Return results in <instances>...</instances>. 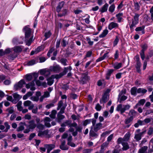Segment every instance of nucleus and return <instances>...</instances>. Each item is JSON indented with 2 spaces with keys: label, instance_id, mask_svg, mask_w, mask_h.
I'll list each match as a JSON object with an SVG mask.
<instances>
[{
  "label": "nucleus",
  "instance_id": "nucleus-1",
  "mask_svg": "<svg viewBox=\"0 0 153 153\" xmlns=\"http://www.w3.org/2000/svg\"><path fill=\"white\" fill-rule=\"evenodd\" d=\"M72 68L71 66H69L66 67H65L64 68L63 71L60 72L59 74H53L52 75V77L53 79H59L61 78L63 76L66 75L68 71H71L72 70Z\"/></svg>",
  "mask_w": 153,
  "mask_h": 153
},
{
  "label": "nucleus",
  "instance_id": "nucleus-2",
  "mask_svg": "<svg viewBox=\"0 0 153 153\" xmlns=\"http://www.w3.org/2000/svg\"><path fill=\"white\" fill-rule=\"evenodd\" d=\"M29 27V25H26L24 27L22 30L25 33V37L26 40L30 36L31 34V30Z\"/></svg>",
  "mask_w": 153,
  "mask_h": 153
},
{
  "label": "nucleus",
  "instance_id": "nucleus-3",
  "mask_svg": "<svg viewBox=\"0 0 153 153\" xmlns=\"http://www.w3.org/2000/svg\"><path fill=\"white\" fill-rule=\"evenodd\" d=\"M139 16V14L136 13L134 16V19H132V23L130 26V28L131 30H133L134 29L133 27H135L136 25L138 23Z\"/></svg>",
  "mask_w": 153,
  "mask_h": 153
},
{
  "label": "nucleus",
  "instance_id": "nucleus-4",
  "mask_svg": "<svg viewBox=\"0 0 153 153\" xmlns=\"http://www.w3.org/2000/svg\"><path fill=\"white\" fill-rule=\"evenodd\" d=\"M60 67L58 65H56L55 66H51L49 67V71H47L49 72L48 74H46V76H48L50 74V71L59 73L60 71Z\"/></svg>",
  "mask_w": 153,
  "mask_h": 153
},
{
  "label": "nucleus",
  "instance_id": "nucleus-5",
  "mask_svg": "<svg viewBox=\"0 0 153 153\" xmlns=\"http://www.w3.org/2000/svg\"><path fill=\"white\" fill-rule=\"evenodd\" d=\"M135 61H136L135 68L136 71L138 73H140L141 71L140 69L141 64L139 55L138 54L136 55L135 56Z\"/></svg>",
  "mask_w": 153,
  "mask_h": 153
},
{
  "label": "nucleus",
  "instance_id": "nucleus-6",
  "mask_svg": "<svg viewBox=\"0 0 153 153\" xmlns=\"http://www.w3.org/2000/svg\"><path fill=\"white\" fill-rule=\"evenodd\" d=\"M141 47L142 48V50L140 51V54L142 60H144L145 58V52L148 49V45L147 44L145 43L143 45H141Z\"/></svg>",
  "mask_w": 153,
  "mask_h": 153
},
{
  "label": "nucleus",
  "instance_id": "nucleus-7",
  "mask_svg": "<svg viewBox=\"0 0 153 153\" xmlns=\"http://www.w3.org/2000/svg\"><path fill=\"white\" fill-rule=\"evenodd\" d=\"M96 121L97 120L94 118L86 119L82 122V125L84 126H86L88 124L90 123L91 121L92 126H94L96 124Z\"/></svg>",
  "mask_w": 153,
  "mask_h": 153
},
{
  "label": "nucleus",
  "instance_id": "nucleus-8",
  "mask_svg": "<svg viewBox=\"0 0 153 153\" xmlns=\"http://www.w3.org/2000/svg\"><path fill=\"white\" fill-rule=\"evenodd\" d=\"M44 147L46 148L47 153H50V152L55 147V145L53 144H45Z\"/></svg>",
  "mask_w": 153,
  "mask_h": 153
},
{
  "label": "nucleus",
  "instance_id": "nucleus-9",
  "mask_svg": "<svg viewBox=\"0 0 153 153\" xmlns=\"http://www.w3.org/2000/svg\"><path fill=\"white\" fill-rule=\"evenodd\" d=\"M58 13L57 16L59 17H62L66 16L68 13L67 10H56Z\"/></svg>",
  "mask_w": 153,
  "mask_h": 153
},
{
  "label": "nucleus",
  "instance_id": "nucleus-10",
  "mask_svg": "<svg viewBox=\"0 0 153 153\" xmlns=\"http://www.w3.org/2000/svg\"><path fill=\"white\" fill-rule=\"evenodd\" d=\"M108 93L106 92H105L102 95V99L100 100V103H102V102L105 103L107 101Z\"/></svg>",
  "mask_w": 153,
  "mask_h": 153
},
{
  "label": "nucleus",
  "instance_id": "nucleus-11",
  "mask_svg": "<svg viewBox=\"0 0 153 153\" xmlns=\"http://www.w3.org/2000/svg\"><path fill=\"white\" fill-rule=\"evenodd\" d=\"M118 27V24L116 23L112 22L110 23L108 26V29L111 30L112 29Z\"/></svg>",
  "mask_w": 153,
  "mask_h": 153
},
{
  "label": "nucleus",
  "instance_id": "nucleus-12",
  "mask_svg": "<svg viewBox=\"0 0 153 153\" xmlns=\"http://www.w3.org/2000/svg\"><path fill=\"white\" fill-rule=\"evenodd\" d=\"M114 71L113 69H108L105 74V79L107 80H109L110 79V76L111 75V74Z\"/></svg>",
  "mask_w": 153,
  "mask_h": 153
},
{
  "label": "nucleus",
  "instance_id": "nucleus-13",
  "mask_svg": "<svg viewBox=\"0 0 153 153\" xmlns=\"http://www.w3.org/2000/svg\"><path fill=\"white\" fill-rule=\"evenodd\" d=\"M65 141H62L61 145L59 146L60 148L62 150H67L69 149V147L67 146H65Z\"/></svg>",
  "mask_w": 153,
  "mask_h": 153
},
{
  "label": "nucleus",
  "instance_id": "nucleus-14",
  "mask_svg": "<svg viewBox=\"0 0 153 153\" xmlns=\"http://www.w3.org/2000/svg\"><path fill=\"white\" fill-rule=\"evenodd\" d=\"M145 28V26L144 25H143L142 26L136 27L135 29V30L137 32L141 31L142 34H143L145 33L144 30Z\"/></svg>",
  "mask_w": 153,
  "mask_h": 153
},
{
  "label": "nucleus",
  "instance_id": "nucleus-15",
  "mask_svg": "<svg viewBox=\"0 0 153 153\" xmlns=\"http://www.w3.org/2000/svg\"><path fill=\"white\" fill-rule=\"evenodd\" d=\"M102 124L101 123H99L96 124V126L94 128V130L95 132H97L101 128Z\"/></svg>",
  "mask_w": 153,
  "mask_h": 153
},
{
  "label": "nucleus",
  "instance_id": "nucleus-16",
  "mask_svg": "<svg viewBox=\"0 0 153 153\" xmlns=\"http://www.w3.org/2000/svg\"><path fill=\"white\" fill-rule=\"evenodd\" d=\"M51 35L52 33L51 30H49L48 32H45L44 35L45 38L43 39V40L45 41L47 39L49 38Z\"/></svg>",
  "mask_w": 153,
  "mask_h": 153
},
{
  "label": "nucleus",
  "instance_id": "nucleus-17",
  "mask_svg": "<svg viewBox=\"0 0 153 153\" xmlns=\"http://www.w3.org/2000/svg\"><path fill=\"white\" fill-rule=\"evenodd\" d=\"M108 30L107 29H106L103 31L102 33L99 35V37L100 38L105 37L108 34Z\"/></svg>",
  "mask_w": 153,
  "mask_h": 153
},
{
  "label": "nucleus",
  "instance_id": "nucleus-18",
  "mask_svg": "<svg viewBox=\"0 0 153 153\" xmlns=\"http://www.w3.org/2000/svg\"><path fill=\"white\" fill-rule=\"evenodd\" d=\"M123 147L122 148L123 150L126 151L129 149L130 147L127 142H124L122 143Z\"/></svg>",
  "mask_w": 153,
  "mask_h": 153
},
{
  "label": "nucleus",
  "instance_id": "nucleus-19",
  "mask_svg": "<svg viewBox=\"0 0 153 153\" xmlns=\"http://www.w3.org/2000/svg\"><path fill=\"white\" fill-rule=\"evenodd\" d=\"M131 93V95L136 96L137 95V88L136 87H132L130 90Z\"/></svg>",
  "mask_w": 153,
  "mask_h": 153
},
{
  "label": "nucleus",
  "instance_id": "nucleus-20",
  "mask_svg": "<svg viewBox=\"0 0 153 153\" xmlns=\"http://www.w3.org/2000/svg\"><path fill=\"white\" fill-rule=\"evenodd\" d=\"M53 77H52V75L49 78H48L47 79V80L48 81L47 84L49 86L51 85L53 83L54 80Z\"/></svg>",
  "mask_w": 153,
  "mask_h": 153
},
{
  "label": "nucleus",
  "instance_id": "nucleus-21",
  "mask_svg": "<svg viewBox=\"0 0 153 153\" xmlns=\"http://www.w3.org/2000/svg\"><path fill=\"white\" fill-rule=\"evenodd\" d=\"M147 149L148 147L147 146H144L139 149L138 153H146V152Z\"/></svg>",
  "mask_w": 153,
  "mask_h": 153
},
{
  "label": "nucleus",
  "instance_id": "nucleus-22",
  "mask_svg": "<svg viewBox=\"0 0 153 153\" xmlns=\"http://www.w3.org/2000/svg\"><path fill=\"white\" fill-rule=\"evenodd\" d=\"M25 77L26 80L30 81L33 78L32 74L31 73L27 74L25 75Z\"/></svg>",
  "mask_w": 153,
  "mask_h": 153
},
{
  "label": "nucleus",
  "instance_id": "nucleus-23",
  "mask_svg": "<svg viewBox=\"0 0 153 153\" xmlns=\"http://www.w3.org/2000/svg\"><path fill=\"white\" fill-rule=\"evenodd\" d=\"M13 97L15 100H17L18 101L20 99L22 98V96H20L19 94H17V93H15L13 94Z\"/></svg>",
  "mask_w": 153,
  "mask_h": 153
},
{
  "label": "nucleus",
  "instance_id": "nucleus-24",
  "mask_svg": "<svg viewBox=\"0 0 153 153\" xmlns=\"http://www.w3.org/2000/svg\"><path fill=\"white\" fill-rule=\"evenodd\" d=\"M65 117V116L64 115L58 113L57 118V121L58 122H60L61 120L64 119Z\"/></svg>",
  "mask_w": 153,
  "mask_h": 153
},
{
  "label": "nucleus",
  "instance_id": "nucleus-25",
  "mask_svg": "<svg viewBox=\"0 0 153 153\" xmlns=\"http://www.w3.org/2000/svg\"><path fill=\"white\" fill-rule=\"evenodd\" d=\"M57 111L55 110H53L51 112V114L49 115L50 117L52 119H55L56 117V115Z\"/></svg>",
  "mask_w": 153,
  "mask_h": 153
},
{
  "label": "nucleus",
  "instance_id": "nucleus-26",
  "mask_svg": "<svg viewBox=\"0 0 153 153\" xmlns=\"http://www.w3.org/2000/svg\"><path fill=\"white\" fill-rule=\"evenodd\" d=\"M22 48L20 46H16L15 47L14 51L16 53H20L22 51Z\"/></svg>",
  "mask_w": 153,
  "mask_h": 153
},
{
  "label": "nucleus",
  "instance_id": "nucleus-27",
  "mask_svg": "<svg viewBox=\"0 0 153 153\" xmlns=\"http://www.w3.org/2000/svg\"><path fill=\"white\" fill-rule=\"evenodd\" d=\"M98 135L97 134L95 133L94 131L92 130V129L90 131L89 136L90 137H97Z\"/></svg>",
  "mask_w": 153,
  "mask_h": 153
},
{
  "label": "nucleus",
  "instance_id": "nucleus-28",
  "mask_svg": "<svg viewBox=\"0 0 153 153\" xmlns=\"http://www.w3.org/2000/svg\"><path fill=\"white\" fill-rule=\"evenodd\" d=\"M133 119V117L132 116H131L129 118L125 120V123L128 124L131 123Z\"/></svg>",
  "mask_w": 153,
  "mask_h": 153
},
{
  "label": "nucleus",
  "instance_id": "nucleus-29",
  "mask_svg": "<svg viewBox=\"0 0 153 153\" xmlns=\"http://www.w3.org/2000/svg\"><path fill=\"white\" fill-rule=\"evenodd\" d=\"M33 36H31L30 38L27 40H26L25 42L26 45L28 46L30 45L32 42H33Z\"/></svg>",
  "mask_w": 153,
  "mask_h": 153
},
{
  "label": "nucleus",
  "instance_id": "nucleus-30",
  "mask_svg": "<svg viewBox=\"0 0 153 153\" xmlns=\"http://www.w3.org/2000/svg\"><path fill=\"white\" fill-rule=\"evenodd\" d=\"M65 5V2L64 1H61L58 4L57 7V10L61 9L64 7Z\"/></svg>",
  "mask_w": 153,
  "mask_h": 153
},
{
  "label": "nucleus",
  "instance_id": "nucleus-31",
  "mask_svg": "<svg viewBox=\"0 0 153 153\" xmlns=\"http://www.w3.org/2000/svg\"><path fill=\"white\" fill-rule=\"evenodd\" d=\"M36 63V61L34 59L28 61L27 64V65L28 66H30L33 65Z\"/></svg>",
  "mask_w": 153,
  "mask_h": 153
},
{
  "label": "nucleus",
  "instance_id": "nucleus-32",
  "mask_svg": "<svg viewBox=\"0 0 153 153\" xmlns=\"http://www.w3.org/2000/svg\"><path fill=\"white\" fill-rule=\"evenodd\" d=\"M18 84L19 86V88H22L23 85H25L26 84V82L24 79H22L18 82Z\"/></svg>",
  "mask_w": 153,
  "mask_h": 153
},
{
  "label": "nucleus",
  "instance_id": "nucleus-33",
  "mask_svg": "<svg viewBox=\"0 0 153 153\" xmlns=\"http://www.w3.org/2000/svg\"><path fill=\"white\" fill-rule=\"evenodd\" d=\"M60 61L61 64L64 66H66L68 65V64H67V60L65 58H61L60 60Z\"/></svg>",
  "mask_w": 153,
  "mask_h": 153
},
{
  "label": "nucleus",
  "instance_id": "nucleus-34",
  "mask_svg": "<svg viewBox=\"0 0 153 153\" xmlns=\"http://www.w3.org/2000/svg\"><path fill=\"white\" fill-rule=\"evenodd\" d=\"M130 136V135L129 133H127L126 134L124 137L123 138L125 142L127 141L129 139Z\"/></svg>",
  "mask_w": 153,
  "mask_h": 153
},
{
  "label": "nucleus",
  "instance_id": "nucleus-35",
  "mask_svg": "<svg viewBox=\"0 0 153 153\" xmlns=\"http://www.w3.org/2000/svg\"><path fill=\"white\" fill-rule=\"evenodd\" d=\"M68 44V42L66 40H65L64 39H63L61 43V45L63 48L66 46V45Z\"/></svg>",
  "mask_w": 153,
  "mask_h": 153
},
{
  "label": "nucleus",
  "instance_id": "nucleus-36",
  "mask_svg": "<svg viewBox=\"0 0 153 153\" xmlns=\"http://www.w3.org/2000/svg\"><path fill=\"white\" fill-rule=\"evenodd\" d=\"M122 63L121 62L117 63L114 66V68L116 69H118L121 67Z\"/></svg>",
  "mask_w": 153,
  "mask_h": 153
},
{
  "label": "nucleus",
  "instance_id": "nucleus-37",
  "mask_svg": "<svg viewBox=\"0 0 153 153\" xmlns=\"http://www.w3.org/2000/svg\"><path fill=\"white\" fill-rule=\"evenodd\" d=\"M119 41V37L117 36H116L113 42V46H115L118 43Z\"/></svg>",
  "mask_w": 153,
  "mask_h": 153
},
{
  "label": "nucleus",
  "instance_id": "nucleus-38",
  "mask_svg": "<svg viewBox=\"0 0 153 153\" xmlns=\"http://www.w3.org/2000/svg\"><path fill=\"white\" fill-rule=\"evenodd\" d=\"M141 137L142 136L139 133H138L135 135L134 138L137 141H138L141 139Z\"/></svg>",
  "mask_w": 153,
  "mask_h": 153
},
{
  "label": "nucleus",
  "instance_id": "nucleus-39",
  "mask_svg": "<svg viewBox=\"0 0 153 153\" xmlns=\"http://www.w3.org/2000/svg\"><path fill=\"white\" fill-rule=\"evenodd\" d=\"M78 96L75 93H71L70 94V97L73 100H75L77 99Z\"/></svg>",
  "mask_w": 153,
  "mask_h": 153
},
{
  "label": "nucleus",
  "instance_id": "nucleus-40",
  "mask_svg": "<svg viewBox=\"0 0 153 153\" xmlns=\"http://www.w3.org/2000/svg\"><path fill=\"white\" fill-rule=\"evenodd\" d=\"M124 142L125 141L123 138L119 137L117 140V144H122V143H124Z\"/></svg>",
  "mask_w": 153,
  "mask_h": 153
},
{
  "label": "nucleus",
  "instance_id": "nucleus-41",
  "mask_svg": "<svg viewBox=\"0 0 153 153\" xmlns=\"http://www.w3.org/2000/svg\"><path fill=\"white\" fill-rule=\"evenodd\" d=\"M25 129V127L24 126L21 125L17 128L16 131L17 132H20L24 130Z\"/></svg>",
  "mask_w": 153,
  "mask_h": 153
},
{
  "label": "nucleus",
  "instance_id": "nucleus-42",
  "mask_svg": "<svg viewBox=\"0 0 153 153\" xmlns=\"http://www.w3.org/2000/svg\"><path fill=\"white\" fill-rule=\"evenodd\" d=\"M86 40L88 42V43L89 44V45L91 46L93 45L94 42L91 41V39L90 38L88 37H86Z\"/></svg>",
  "mask_w": 153,
  "mask_h": 153
},
{
  "label": "nucleus",
  "instance_id": "nucleus-43",
  "mask_svg": "<svg viewBox=\"0 0 153 153\" xmlns=\"http://www.w3.org/2000/svg\"><path fill=\"white\" fill-rule=\"evenodd\" d=\"M44 48H43V46L42 45L38 46L37 48L35 49L36 53H38L39 52L41 51L42 50H43Z\"/></svg>",
  "mask_w": 153,
  "mask_h": 153
},
{
  "label": "nucleus",
  "instance_id": "nucleus-44",
  "mask_svg": "<svg viewBox=\"0 0 153 153\" xmlns=\"http://www.w3.org/2000/svg\"><path fill=\"white\" fill-rule=\"evenodd\" d=\"M31 104V102L30 100H26L25 101L24 103V105L26 107L29 106Z\"/></svg>",
  "mask_w": 153,
  "mask_h": 153
},
{
  "label": "nucleus",
  "instance_id": "nucleus-45",
  "mask_svg": "<svg viewBox=\"0 0 153 153\" xmlns=\"http://www.w3.org/2000/svg\"><path fill=\"white\" fill-rule=\"evenodd\" d=\"M127 98V97L125 96V95H123L121 96V97L120 100L119 101V102L120 103H121L122 102V101H124L126 100Z\"/></svg>",
  "mask_w": 153,
  "mask_h": 153
},
{
  "label": "nucleus",
  "instance_id": "nucleus-46",
  "mask_svg": "<svg viewBox=\"0 0 153 153\" xmlns=\"http://www.w3.org/2000/svg\"><path fill=\"white\" fill-rule=\"evenodd\" d=\"M102 108V106L99 104V103H97L95 107V109L97 111H100L101 110Z\"/></svg>",
  "mask_w": 153,
  "mask_h": 153
},
{
  "label": "nucleus",
  "instance_id": "nucleus-47",
  "mask_svg": "<svg viewBox=\"0 0 153 153\" xmlns=\"http://www.w3.org/2000/svg\"><path fill=\"white\" fill-rule=\"evenodd\" d=\"M153 132V128L152 127H150L147 132V134L149 135H152Z\"/></svg>",
  "mask_w": 153,
  "mask_h": 153
},
{
  "label": "nucleus",
  "instance_id": "nucleus-48",
  "mask_svg": "<svg viewBox=\"0 0 153 153\" xmlns=\"http://www.w3.org/2000/svg\"><path fill=\"white\" fill-rule=\"evenodd\" d=\"M145 102L146 100L145 99H142L140 100L138 102L140 105H143Z\"/></svg>",
  "mask_w": 153,
  "mask_h": 153
},
{
  "label": "nucleus",
  "instance_id": "nucleus-49",
  "mask_svg": "<svg viewBox=\"0 0 153 153\" xmlns=\"http://www.w3.org/2000/svg\"><path fill=\"white\" fill-rule=\"evenodd\" d=\"M36 134L35 133H31L29 136L28 140H32L36 136Z\"/></svg>",
  "mask_w": 153,
  "mask_h": 153
},
{
  "label": "nucleus",
  "instance_id": "nucleus-50",
  "mask_svg": "<svg viewBox=\"0 0 153 153\" xmlns=\"http://www.w3.org/2000/svg\"><path fill=\"white\" fill-rule=\"evenodd\" d=\"M83 128L82 127L77 126L76 128V131L78 132L81 133L82 132V130Z\"/></svg>",
  "mask_w": 153,
  "mask_h": 153
},
{
  "label": "nucleus",
  "instance_id": "nucleus-51",
  "mask_svg": "<svg viewBox=\"0 0 153 153\" xmlns=\"http://www.w3.org/2000/svg\"><path fill=\"white\" fill-rule=\"evenodd\" d=\"M31 74H32V76H33V77L34 78V80H36L39 76L38 73L34 72L33 73H32Z\"/></svg>",
  "mask_w": 153,
  "mask_h": 153
},
{
  "label": "nucleus",
  "instance_id": "nucleus-52",
  "mask_svg": "<svg viewBox=\"0 0 153 153\" xmlns=\"http://www.w3.org/2000/svg\"><path fill=\"white\" fill-rule=\"evenodd\" d=\"M13 42L14 44H17L18 43L20 44H22L23 43V42L22 41L21 42H19L18 39L16 38H14L13 39Z\"/></svg>",
  "mask_w": 153,
  "mask_h": 153
},
{
  "label": "nucleus",
  "instance_id": "nucleus-53",
  "mask_svg": "<svg viewBox=\"0 0 153 153\" xmlns=\"http://www.w3.org/2000/svg\"><path fill=\"white\" fill-rule=\"evenodd\" d=\"M8 96L7 98V100L10 101L12 102L13 103H16V102H14V101L13 100V98L12 96H9L7 95Z\"/></svg>",
  "mask_w": 153,
  "mask_h": 153
},
{
  "label": "nucleus",
  "instance_id": "nucleus-54",
  "mask_svg": "<svg viewBox=\"0 0 153 153\" xmlns=\"http://www.w3.org/2000/svg\"><path fill=\"white\" fill-rule=\"evenodd\" d=\"M92 54V52L91 51H89L87 52L86 54L85 55V58L86 57H90Z\"/></svg>",
  "mask_w": 153,
  "mask_h": 153
},
{
  "label": "nucleus",
  "instance_id": "nucleus-55",
  "mask_svg": "<svg viewBox=\"0 0 153 153\" xmlns=\"http://www.w3.org/2000/svg\"><path fill=\"white\" fill-rule=\"evenodd\" d=\"M61 39H58L57 40L56 47V48H58L59 47L61 42Z\"/></svg>",
  "mask_w": 153,
  "mask_h": 153
},
{
  "label": "nucleus",
  "instance_id": "nucleus-56",
  "mask_svg": "<svg viewBox=\"0 0 153 153\" xmlns=\"http://www.w3.org/2000/svg\"><path fill=\"white\" fill-rule=\"evenodd\" d=\"M37 127L39 129L42 130L44 128V126L41 123H39L37 124Z\"/></svg>",
  "mask_w": 153,
  "mask_h": 153
},
{
  "label": "nucleus",
  "instance_id": "nucleus-57",
  "mask_svg": "<svg viewBox=\"0 0 153 153\" xmlns=\"http://www.w3.org/2000/svg\"><path fill=\"white\" fill-rule=\"evenodd\" d=\"M62 89L67 91L69 89V85L67 84H64L62 85Z\"/></svg>",
  "mask_w": 153,
  "mask_h": 153
},
{
  "label": "nucleus",
  "instance_id": "nucleus-58",
  "mask_svg": "<svg viewBox=\"0 0 153 153\" xmlns=\"http://www.w3.org/2000/svg\"><path fill=\"white\" fill-rule=\"evenodd\" d=\"M90 79V77L88 76L87 74H85L84 76H82V79H85V80H86L87 82Z\"/></svg>",
  "mask_w": 153,
  "mask_h": 153
},
{
  "label": "nucleus",
  "instance_id": "nucleus-59",
  "mask_svg": "<svg viewBox=\"0 0 153 153\" xmlns=\"http://www.w3.org/2000/svg\"><path fill=\"white\" fill-rule=\"evenodd\" d=\"M22 105V102L19 101L17 105V109L18 110L20 111H21V109H20V108H22V107L21 106Z\"/></svg>",
  "mask_w": 153,
  "mask_h": 153
},
{
  "label": "nucleus",
  "instance_id": "nucleus-60",
  "mask_svg": "<svg viewBox=\"0 0 153 153\" xmlns=\"http://www.w3.org/2000/svg\"><path fill=\"white\" fill-rule=\"evenodd\" d=\"M6 76L2 74L0 75V81L2 82L6 79Z\"/></svg>",
  "mask_w": 153,
  "mask_h": 153
},
{
  "label": "nucleus",
  "instance_id": "nucleus-61",
  "mask_svg": "<svg viewBox=\"0 0 153 153\" xmlns=\"http://www.w3.org/2000/svg\"><path fill=\"white\" fill-rule=\"evenodd\" d=\"M11 82V81L10 80L7 79L4 81V84L5 85H9Z\"/></svg>",
  "mask_w": 153,
  "mask_h": 153
},
{
  "label": "nucleus",
  "instance_id": "nucleus-62",
  "mask_svg": "<svg viewBox=\"0 0 153 153\" xmlns=\"http://www.w3.org/2000/svg\"><path fill=\"white\" fill-rule=\"evenodd\" d=\"M136 113L137 112L134 110L131 109L130 111L128 114L129 115H133L134 114H136Z\"/></svg>",
  "mask_w": 153,
  "mask_h": 153
},
{
  "label": "nucleus",
  "instance_id": "nucleus-63",
  "mask_svg": "<svg viewBox=\"0 0 153 153\" xmlns=\"http://www.w3.org/2000/svg\"><path fill=\"white\" fill-rule=\"evenodd\" d=\"M93 150L92 149H87L83 150V153H89Z\"/></svg>",
  "mask_w": 153,
  "mask_h": 153
},
{
  "label": "nucleus",
  "instance_id": "nucleus-64",
  "mask_svg": "<svg viewBox=\"0 0 153 153\" xmlns=\"http://www.w3.org/2000/svg\"><path fill=\"white\" fill-rule=\"evenodd\" d=\"M153 113V109H148L147 110L145 113V115H147L149 114Z\"/></svg>",
  "mask_w": 153,
  "mask_h": 153
}]
</instances>
